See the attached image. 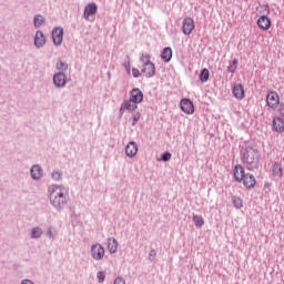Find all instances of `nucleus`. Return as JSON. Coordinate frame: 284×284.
<instances>
[{
  "label": "nucleus",
  "mask_w": 284,
  "mask_h": 284,
  "mask_svg": "<svg viewBox=\"0 0 284 284\" xmlns=\"http://www.w3.org/2000/svg\"><path fill=\"white\" fill-rule=\"evenodd\" d=\"M257 26L261 28V30H270L272 26V21L266 16H261L257 19Z\"/></svg>",
  "instance_id": "f3484780"
},
{
  "label": "nucleus",
  "mask_w": 284,
  "mask_h": 284,
  "mask_svg": "<svg viewBox=\"0 0 284 284\" xmlns=\"http://www.w3.org/2000/svg\"><path fill=\"white\" fill-rule=\"evenodd\" d=\"M52 37H63V28L61 27H55L52 30Z\"/></svg>",
  "instance_id": "2f4dec72"
},
{
  "label": "nucleus",
  "mask_w": 284,
  "mask_h": 284,
  "mask_svg": "<svg viewBox=\"0 0 284 284\" xmlns=\"http://www.w3.org/2000/svg\"><path fill=\"white\" fill-rule=\"evenodd\" d=\"M123 67L125 68L126 72L130 74V60L123 63Z\"/></svg>",
  "instance_id": "79ce46f5"
},
{
  "label": "nucleus",
  "mask_w": 284,
  "mask_h": 284,
  "mask_svg": "<svg viewBox=\"0 0 284 284\" xmlns=\"http://www.w3.org/2000/svg\"><path fill=\"white\" fill-rule=\"evenodd\" d=\"M245 169L241 164H236L233 170V176L236 183H243V178L245 176Z\"/></svg>",
  "instance_id": "9d476101"
},
{
  "label": "nucleus",
  "mask_w": 284,
  "mask_h": 284,
  "mask_svg": "<svg viewBox=\"0 0 284 284\" xmlns=\"http://www.w3.org/2000/svg\"><path fill=\"white\" fill-rule=\"evenodd\" d=\"M55 68L60 72H65V70H68V63L60 60V61L57 62Z\"/></svg>",
  "instance_id": "7c9ffc66"
},
{
  "label": "nucleus",
  "mask_w": 284,
  "mask_h": 284,
  "mask_svg": "<svg viewBox=\"0 0 284 284\" xmlns=\"http://www.w3.org/2000/svg\"><path fill=\"white\" fill-rule=\"evenodd\" d=\"M180 109L184 112V114H192L194 112V102L187 98H184L180 101Z\"/></svg>",
  "instance_id": "423d86ee"
},
{
  "label": "nucleus",
  "mask_w": 284,
  "mask_h": 284,
  "mask_svg": "<svg viewBox=\"0 0 284 284\" xmlns=\"http://www.w3.org/2000/svg\"><path fill=\"white\" fill-rule=\"evenodd\" d=\"M30 174L33 181H41V178L43 176V169L41 165L34 164L31 166Z\"/></svg>",
  "instance_id": "ddd939ff"
},
{
  "label": "nucleus",
  "mask_w": 284,
  "mask_h": 284,
  "mask_svg": "<svg viewBox=\"0 0 284 284\" xmlns=\"http://www.w3.org/2000/svg\"><path fill=\"white\" fill-rule=\"evenodd\" d=\"M272 175L275 179H283V164L281 162H274L272 165Z\"/></svg>",
  "instance_id": "dca6fc26"
},
{
  "label": "nucleus",
  "mask_w": 284,
  "mask_h": 284,
  "mask_svg": "<svg viewBox=\"0 0 284 284\" xmlns=\"http://www.w3.org/2000/svg\"><path fill=\"white\" fill-rule=\"evenodd\" d=\"M139 152V145L134 141H130L125 146V154L129 156V159H133V156H136V153Z\"/></svg>",
  "instance_id": "f8f14e48"
},
{
  "label": "nucleus",
  "mask_w": 284,
  "mask_h": 284,
  "mask_svg": "<svg viewBox=\"0 0 284 284\" xmlns=\"http://www.w3.org/2000/svg\"><path fill=\"white\" fill-rule=\"evenodd\" d=\"M232 94L239 101H243V99H245V88L243 87V84H235L232 89Z\"/></svg>",
  "instance_id": "6e6552de"
},
{
  "label": "nucleus",
  "mask_w": 284,
  "mask_h": 284,
  "mask_svg": "<svg viewBox=\"0 0 284 284\" xmlns=\"http://www.w3.org/2000/svg\"><path fill=\"white\" fill-rule=\"evenodd\" d=\"M98 283H105V272L100 271L97 273Z\"/></svg>",
  "instance_id": "72a5a7b5"
},
{
  "label": "nucleus",
  "mask_w": 284,
  "mask_h": 284,
  "mask_svg": "<svg viewBox=\"0 0 284 284\" xmlns=\"http://www.w3.org/2000/svg\"><path fill=\"white\" fill-rule=\"evenodd\" d=\"M91 256L94 261H101L105 256V248L100 243L91 245Z\"/></svg>",
  "instance_id": "20e7f679"
},
{
  "label": "nucleus",
  "mask_w": 284,
  "mask_h": 284,
  "mask_svg": "<svg viewBox=\"0 0 284 284\" xmlns=\"http://www.w3.org/2000/svg\"><path fill=\"white\" fill-rule=\"evenodd\" d=\"M33 39L36 48H43L45 45V37H34Z\"/></svg>",
  "instance_id": "cd10ccee"
},
{
  "label": "nucleus",
  "mask_w": 284,
  "mask_h": 284,
  "mask_svg": "<svg viewBox=\"0 0 284 284\" xmlns=\"http://www.w3.org/2000/svg\"><path fill=\"white\" fill-rule=\"evenodd\" d=\"M201 83H207L210 81V70L202 69L199 75Z\"/></svg>",
  "instance_id": "5701e85b"
},
{
  "label": "nucleus",
  "mask_w": 284,
  "mask_h": 284,
  "mask_svg": "<svg viewBox=\"0 0 284 284\" xmlns=\"http://www.w3.org/2000/svg\"><path fill=\"white\" fill-rule=\"evenodd\" d=\"M36 37H43V32L38 31V32L36 33Z\"/></svg>",
  "instance_id": "a18cd8bd"
},
{
  "label": "nucleus",
  "mask_w": 284,
  "mask_h": 284,
  "mask_svg": "<svg viewBox=\"0 0 284 284\" xmlns=\"http://www.w3.org/2000/svg\"><path fill=\"white\" fill-rule=\"evenodd\" d=\"M122 103L123 108H125L128 112H134L139 108V104L136 102H132L131 100H124Z\"/></svg>",
  "instance_id": "412c9836"
},
{
  "label": "nucleus",
  "mask_w": 284,
  "mask_h": 284,
  "mask_svg": "<svg viewBox=\"0 0 284 284\" xmlns=\"http://www.w3.org/2000/svg\"><path fill=\"white\" fill-rule=\"evenodd\" d=\"M129 101H132V103H141L143 101V91L139 88H134L130 91V99Z\"/></svg>",
  "instance_id": "1a4fd4ad"
},
{
  "label": "nucleus",
  "mask_w": 284,
  "mask_h": 284,
  "mask_svg": "<svg viewBox=\"0 0 284 284\" xmlns=\"http://www.w3.org/2000/svg\"><path fill=\"white\" fill-rule=\"evenodd\" d=\"M154 258H156V250H151L149 253V261L154 262Z\"/></svg>",
  "instance_id": "4c0bfd02"
},
{
  "label": "nucleus",
  "mask_w": 284,
  "mask_h": 284,
  "mask_svg": "<svg viewBox=\"0 0 284 284\" xmlns=\"http://www.w3.org/2000/svg\"><path fill=\"white\" fill-rule=\"evenodd\" d=\"M273 129L275 132H278L280 134L284 132V119L281 116H275L273 119Z\"/></svg>",
  "instance_id": "6ab92c4d"
},
{
  "label": "nucleus",
  "mask_w": 284,
  "mask_h": 284,
  "mask_svg": "<svg viewBox=\"0 0 284 284\" xmlns=\"http://www.w3.org/2000/svg\"><path fill=\"white\" fill-rule=\"evenodd\" d=\"M33 23L36 28H40V26H43V23H45V18H43V16L41 14L36 16L33 19Z\"/></svg>",
  "instance_id": "bb28decb"
},
{
  "label": "nucleus",
  "mask_w": 284,
  "mask_h": 284,
  "mask_svg": "<svg viewBox=\"0 0 284 284\" xmlns=\"http://www.w3.org/2000/svg\"><path fill=\"white\" fill-rule=\"evenodd\" d=\"M43 236V230L40 226H34L31 230V239H41Z\"/></svg>",
  "instance_id": "b1692460"
},
{
  "label": "nucleus",
  "mask_w": 284,
  "mask_h": 284,
  "mask_svg": "<svg viewBox=\"0 0 284 284\" xmlns=\"http://www.w3.org/2000/svg\"><path fill=\"white\" fill-rule=\"evenodd\" d=\"M47 236L49 239H54L57 236V231L52 232V226L48 227L47 230Z\"/></svg>",
  "instance_id": "c9c22d12"
},
{
  "label": "nucleus",
  "mask_w": 284,
  "mask_h": 284,
  "mask_svg": "<svg viewBox=\"0 0 284 284\" xmlns=\"http://www.w3.org/2000/svg\"><path fill=\"white\" fill-rule=\"evenodd\" d=\"M97 10H99L97 3L91 2L87 4L84 8V19L88 21L91 17H94V14H97Z\"/></svg>",
  "instance_id": "4468645a"
},
{
  "label": "nucleus",
  "mask_w": 284,
  "mask_h": 284,
  "mask_svg": "<svg viewBox=\"0 0 284 284\" xmlns=\"http://www.w3.org/2000/svg\"><path fill=\"white\" fill-rule=\"evenodd\" d=\"M151 59V55L150 53H146V54H142L141 58H140V61L142 63V65H150V63H152V61H150Z\"/></svg>",
  "instance_id": "c756f323"
},
{
  "label": "nucleus",
  "mask_w": 284,
  "mask_h": 284,
  "mask_svg": "<svg viewBox=\"0 0 284 284\" xmlns=\"http://www.w3.org/2000/svg\"><path fill=\"white\" fill-rule=\"evenodd\" d=\"M232 203L236 210H241V207H243V199L239 196H232Z\"/></svg>",
  "instance_id": "a878e982"
},
{
  "label": "nucleus",
  "mask_w": 284,
  "mask_h": 284,
  "mask_svg": "<svg viewBox=\"0 0 284 284\" xmlns=\"http://www.w3.org/2000/svg\"><path fill=\"white\" fill-rule=\"evenodd\" d=\"M161 59L164 63H170V61H172V48H164L161 53Z\"/></svg>",
  "instance_id": "aec40b11"
},
{
  "label": "nucleus",
  "mask_w": 284,
  "mask_h": 284,
  "mask_svg": "<svg viewBox=\"0 0 284 284\" xmlns=\"http://www.w3.org/2000/svg\"><path fill=\"white\" fill-rule=\"evenodd\" d=\"M170 159H172V153H170V151H166L161 155V161H163L164 163H168Z\"/></svg>",
  "instance_id": "473e14b6"
},
{
  "label": "nucleus",
  "mask_w": 284,
  "mask_h": 284,
  "mask_svg": "<svg viewBox=\"0 0 284 284\" xmlns=\"http://www.w3.org/2000/svg\"><path fill=\"white\" fill-rule=\"evenodd\" d=\"M264 185H265V187H270V183H265Z\"/></svg>",
  "instance_id": "49530a36"
},
{
  "label": "nucleus",
  "mask_w": 284,
  "mask_h": 284,
  "mask_svg": "<svg viewBox=\"0 0 284 284\" xmlns=\"http://www.w3.org/2000/svg\"><path fill=\"white\" fill-rule=\"evenodd\" d=\"M106 247L110 254H116V250H119V242L114 237H108Z\"/></svg>",
  "instance_id": "a211bd4d"
},
{
  "label": "nucleus",
  "mask_w": 284,
  "mask_h": 284,
  "mask_svg": "<svg viewBox=\"0 0 284 284\" xmlns=\"http://www.w3.org/2000/svg\"><path fill=\"white\" fill-rule=\"evenodd\" d=\"M266 104L272 110H276L281 104V98L276 91H268L266 95Z\"/></svg>",
  "instance_id": "7ed1b4c3"
},
{
  "label": "nucleus",
  "mask_w": 284,
  "mask_h": 284,
  "mask_svg": "<svg viewBox=\"0 0 284 284\" xmlns=\"http://www.w3.org/2000/svg\"><path fill=\"white\" fill-rule=\"evenodd\" d=\"M132 77L134 79H139V77H141V71H139V69H136V68H133L132 69Z\"/></svg>",
  "instance_id": "58836bf2"
},
{
  "label": "nucleus",
  "mask_w": 284,
  "mask_h": 284,
  "mask_svg": "<svg viewBox=\"0 0 284 284\" xmlns=\"http://www.w3.org/2000/svg\"><path fill=\"white\" fill-rule=\"evenodd\" d=\"M278 114H280V116H284V103H280V105H278Z\"/></svg>",
  "instance_id": "ea45409f"
},
{
  "label": "nucleus",
  "mask_w": 284,
  "mask_h": 284,
  "mask_svg": "<svg viewBox=\"0 0 284 284\" xmlns=\"http://www.w3.org/2000/svg\"><path fill=\"white\" fill-rule=\"evenodd\" d=\"M141 119V112H136L133 116H132V125H136V123H139V120Z\"/></svg>",
  "instance_id": "f704fd0d"
},
{
  "label": "nucleus",
  "mask_w": 284,
  "mask_h": 284,
  "mask_svg": "<svg viewBox=\"0 0 284 284\" xmlns=\"http://www.w3.org/2000/svg\"><path fill=\"white\" fill-rule=\"evenodd\" d=\"M182 30L184 34H192V30H194V19L185 18L182 23Z\"/></svg>",
  "instance_id": "2eb2a0df"
},
{
  "label": "nucleus",
  "mask_w": 284,
  "mask_h": 284,
  "mask_svg": "<svg viewBox=\"0 0 284 284\" xmlns=\"http://www.w3.org/2000/svg\"><path fill=\"white\" fill-rule=\"evenodd\" d=\"M242 183L246 190H254L256 187V176L252 173H246L243 176Z\"/></svg>",
  "instance_id": "39448f33"
},
{
  "label": "nucleus",
  "mask_w": 284,
  "mask_h": 284,
  "mask_svg": "<svg viewBox=\"0 0 284 284\" xmlns=\"http://www.w3.org/2000/svg\"><path fill=\"white\" fill-rule=\"evenodd\" d=\"M67 83V75L63 73V71L54 73L53 75V84L55 88H65Z\"/></svg>",
  "instance_id": "0eeeda50"
},
{
  "label": "nucleus",
  "mask_w": 284,
  "mask_h": 284,
  "mask_svg": "<svg viewBox=\"0 0 284 284\" xmlns=\"http://www.w3.org/2000/svg\"><path fill=\"white\" fill-rule=\"evenodd\" d=\"M49 201L57 210V212H63L68 203H70V192L63 184L52 185L49 189Z\"/></svg>",
  "instance_id": "f03ea898"
},
{
  "label": "nucleus",
  "mask_w": 284,
  "mask_h": 284,
  "mask_svg": "<svg viewBox=\"0 0 284 284\" xmlns=\"http://www.w3.org/2000/svg\"><path fill=\"white\" fill-rule=\"evenodd\" d=\"M125 108L123 106V102H122V104H121V106H120V110H119V114H120V116H123V113L125 112Z\"/></svg>",
  "instance_id": "37998d69"
},
{
  "label": "nucleus",
  "mask_w": 284,
  "mask_h": 284,
  "mask_svg": "<svg viewBox=\"0 0 284 284\" xmlns=\"http://www.w3.org/2000/svg\"><path fill=\"white\" fill-rule=\"evenodd\" d=\"M237 68H239V60L233 59L232 61L229 62V67L226 70H227V72H230V74H235Z\"/></svg>",
  "instance_id": "4be33fe9"
},
{
  "label": "nucleus",
  "mask_w": 284,
  "mask_h": 284,
  "mask_svg": "<svg viewBox=\"0 0 284 284\" xmlns=\"http://www.w3.org/2000/svg\"><path fill=\"white\" fill-rule=\"evenodd\" d=\"M141 72L146 79H152V77L156 74V67L154 65V62H151L150 64H144Z\"/></svg>",
  "instance_id": "9b49d317"
},
{
  "label": "nucleus",
  "mask_w": 284,
  "mask_h": 284,
  "mask_svg": "<svg viewBox=\"0 0 284 284\" xmlns=\"http://www.w3.org/2000/svg\"><path fill=\"white\" fill-rule=\"evenodd\" d=\"M54 45H61L63 43V37H52Z\"/></svg>",
  "instance_id": "e433bc0d"
},
{
  "label": "nucleus",
  "mask_w": 284,
  "mask_h": 284,
  "mask_svg": "<svg viewBox=\"0 0 284 284\" xmlns=\"http://www.w3.org/2000/svg\"><path fill=\"white\" fill-rule=\"evenodd\" d=\"M193 223L195 227H203V225H205V220L201 215H193Z\"/></svg>",
  "instance_id": "393cba45"
},
{
  "label": "nucleus",
  "mask_w": 284,
  "mask_h": 284,
  "mask_svg": "<svg viewBox=\"0 0 284 284\" xmlns=\"http://www.w3.org/2000/svg\"><path fill=\"white\" fill-rule=\"evenodd\" d=\"M113 284H125V280L123 277H116Z\"/></svg>",
  "instance_id": "a19ab883"
},
{
  "label": "nucleus",
  "mask_w": 284,
  "mask_h": 284,
  "mask_svg": "<svg viewBox=\"0 0 284 284\" xmlns=\"http://www.w3.org/2000/svg\"><path fill=\"white\" fill-rule=\"evenodd\" d=\"M51 179L53 181H62L63 180V172L55 170L51 173Z\"/></svg>",
  "instance_id": "c85d7f7f"
},
{
  "label": "nucleus",
  "mask_w": 284,
  "mask_h": 284,
  "mask_svg": "<svg viewBox=\"0 0 284 284\" xmlns=\"http://www.w3.org/2000/svg\"><path fill=\"white\" fill-rule=\"evenodd\" d=\"M240 160L250 172L258 170L261 165V152L258 151V146L252 142L245 141L240 146Z\"/></svg>",
  "instance_id": "f257e3e1"
},
{
  "label": "nucleus",
  "mask_w": 284,
  "mask_h": 284,
  "mask_svg": "<svg viewBox=\"0 0 284 284\" xmlns=\"http://www.w3.org/2000/svg\"><path fill=\"white\" fill-rule=\"evenodd\" d=\"M21 284H34V282H32V280L24 278L21 281Z\"/></svg>",
  "instance_id": "c03bdc74"
}]
</instances>
